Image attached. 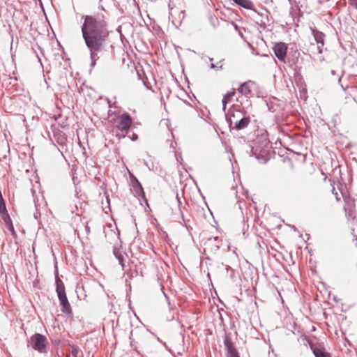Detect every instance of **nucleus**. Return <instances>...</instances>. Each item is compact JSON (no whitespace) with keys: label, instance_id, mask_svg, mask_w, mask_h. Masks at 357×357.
Masks as SVG:
<instances>
[{"label":"nucleus","instance_id":"nucleus-1","mask_svg":"<svg viewBox=\"0 0 357 357\" xmlns=\"http://www.w3.org/2000/svg\"><path fill=\"white\" fill-rule=\"evenodd\" d=\"M81 32L84 43L89 51L91 67L93 68L99 59V54L105 50L109 35L108 26L103 17L82 15Z\"/></svg>","mask_w":357,"mask_h":357},{"label":"nucleus","instance_id":"nucleus-2","mask_svg":"<svg viewBox=\"0 0 357 357\" xmlns=\"http://www.w3.org/2000/svg\"><path fill=\"white\" fill-rule=\"evenodd\" d=\"M31 347L40 354L47 353V338L40 333H35L28 340Z\"/></svg>","mask_w":357,"mask_h":357},{"label":"nucleus","instance_id":"nucleus-3","mask_svg":"<svg viewBox=\"0 0 357 357\" xmlns=\"http://www.w3.org/2000/svg\"><path fill=\"white\" fill-rule=\"evenodd\" d=\"M312 34L314 36V40L317 43L315 45L313 43H311V47L316 49L317 54H321L323 52V47L324 45V38L325 35L323 32L318 31L314 28H310Z\"/></svg>","mask_w":357,"mask_h":357},{"label":"nucleus","instance_id":"nucleus-4","mask_svg":"<svg viewBox=\"0 0 357 357\" xmlns=\"http://www.w3.org/2000/svg\"><path fill=\"white\" fill-rule=\"evenodd\" d=\"M132 123V118L128 113H123L119 117V121L116 126L118 130L121 132H128Z\"/></svg>","mask_w":357,"mask_h":357},{"label":"nucleus","instance_id":"nucleus-5","mask_svg":"<svg viewBox=\"0 0 357 357\" xmlns=\"http://www.w3.org/2000/svg\"><path fill=\"white\" fill-rule=\"evenodd\" d=\"M229 127L236 130H241L245 128L250 123V116H243L241 119L233 123L231 118L229 119Z\"/></svg>","mask_w":357,"mask_h":357},{"label":"nucleus","instance_id":"nucleus-6","mask_svg":"<svg viewBox=\"0 0 357 357\" xmlns=\"http://www.w3.org/2000/svg\"><path fill=\"white\" fill-rule=\"evenodd\" d=\"M287 47L286 44L282 42L276 43L273 47L275 56L280 61H284L287 56Z\"/></svg>","mask_w":357,"mask_h":357},{"label":"nucleus","instance_id":"nucleus-7","mask_svg":"<svg viewBox=\"0 0 357 357\" xmlns=\"http://www.w3.org/2000/svg\"><path fill=\"white\" fill-rule=\"evenodd\" d=\"M224 345L227 351V357H240L236 347L229 337L227 336L225 337Z\"/></svg>","mask_w":357,"mask_h":357},{"label":"nucleus","instance_id":"nucleus-8","mask_svg":"<svg viewBox=\"0 0 357 357\" xmlns=\"http://www.w3.org/2000/svg\"><path fill=\"white\" fill-rule=\"evenodd\" d=\"M344 209L345 211L346 215L350 218H354L356 214L354 199L349 197H344Z\"/></svg>","mask_w":357,"mask_h":357},{"label":"nucleus","instance_id":"nucleus-9","mask_svg":"<svg viewBox=\"0 0 357 357\" xmlns=\"http://www.w3.org/2000/svg\"><path fill=\"white\" fill-rule=\"evenodd\" d=\"M59 303L61 305V310L63 313L68 315L72 314L70 305L68 302L66 294L58 296Z\"/></svg>","mask_w":357,"mask_h":357},{"label":"nucleus","instance_id":"nucleus-10","mask_svg":"<svg viewBox=\"0 0 357 357\" xmlns=\"http://www.w3.org/2000/svg\"><path fill=\"white\" fill-rule=\"evenodd\" d=\"M55 283L57 296L66 295L65 286L63 281L59 278L56 265L55 266Z\"/></svg>","mask_w":357,"mask_h":357},{"label":"nucleus","instance_id":"nucleus-11","mask_svg":"<svg viewBox=\"0 0 357 357\" xmlns=\"http://www.w3.org/2000/svg\"><path fill=\"white\" fill-rule=\"evenodd\" d=\"M251 81L245 82L241 84L238 88V91L245 96H248L251 93V89L250 87V83Z\"/></svg>","mask_w":357,"mask_h":357},{"label":"nucleus","instance_id":"nucleus-12","mask_svg":"<svg viewBox=\"0 0 357 357\" xmlns=\"http://www.w3.org/2000/svg\"><path fill=\"white\" fill-rule=\"evenodd\" d=\"M235 95V89H234L232 91L227 92L223 97L222 103V109L225 111L226 108V105L231 102L233 96Z\"/></svg>","mask_w":357,"mask_h":357},{"label":"nucleus","instance_id":"nucleus-13","mask_svg":"<svg viewBox=\"0 0 357 357\" xmlns=\"http://www.w3.org/2000/svg\"><path fill=\"white\" fill-rule=\"evenodd\" d=\"M312 349L315 357H331V354L326 351L324 349L315 347Z\"/></svg>","mask_w":357,"mask_h":357},{"label":"nucleus","instance_id":"nucleus-14","mask_svg":"<svg viewBox=\"0 0 357 357\" xmlns=\"http://www.w3.org/2000/svg\"><path fill=\"white\" fill-rule=\"evenodd\" d=\"M133 190L135 192V195L144 198L145 197V193L144 192V189L139 182H137L136 184L132 185Z\"/></svg>","mask_w":357,"mask_h":357},{"label":"nucleus","instance_id":"nucleus-15","mask_svg":"<svg viewBox=\"0 0 357 357\" xmlns=\"http://www.w3.org/2000/svg\"><path fill=\"white\" fill-rule=\"evenodd\" d=\"M113 252L115 257L118 259L119 264L121 266L122 268L124 269V257L121 252L119 250V249L114 248Z\"/></svg>","mask_w":357,"mask_h":357},{"label":"nucleus","instance_id":"nucleus-16","mask_svg":"<svg viewBox=\"0 0 357 357\" xmlns=\"http://www.w3.org/2000/svg\"><path fill=\"white\" fill-rule=\"evenodd\" d=\"M2 215V219L3 220L6 226L9 225L10 224L13 223L11 218L8 214V213H6Z\"/></svg>","mask_w":357,"mask_h":357},{"label":"nucleus","instance_id":"nucleus-17","mask_svg":"<svg viewBox=\"0 0 357 357\" xmlns=\"http://www.w3.org/2000/svg\"><path fill=\"white\" fill-rule=\"evenodd\" d=\"M8 213L4 200L0 202V213L3 215Z\"/></svg>","mask_w":357,"mask_h":357},{"label":"nucleus","instance_id":"nucleus-18","mask_svg":"<svg viewBox=\"0 0 357 357\" xmlns=\"http://www.w3.org/2000/svg\"><path fill=\"white\" fill-rule=\"evenodd\" d=\"M344 99H345V102H346V103L349 102V101L350 100H351V99H352L354 102H356V101L355 98L352 97V95H351V91H349L348 93H346V94H345V97H344Z\"/></svg>","mask_w":357,"mask_h":357},{"label":"nucleus","instance_id":"nucleus-19","mask_svg":"<svg viewBox=\"0 0 357 357\" xmlns=\"http://www.w3.org/2000/svg\"><path fill=\"white\" fill-rule=\"evenodd\" d=\"M79 353V350L77 347H72L71 354H72L73 357H77Z\"/></svg>","mask_w":357,"mask_h":357},{"label":"nucleus","instance_id":"nucleus-20","mask_svg":"<svg viewBox=\"0 0 357 357\" xmlns=\"http://www.w3.org/2000/svg\"><path fill=\"white\" fill-rule=\"evenodd\" d=\"M209 20H210V22L211 24V25L215 28L216 27V23L218 22V20L217 17H213V16H210L209 17Z\"/></svg>","mask_w":357,"mask_h":357},{"label":"nucleus","instance_id":"nucleus-21","mask_svg":"<svg viewBox=\"0 0 357 357\" xmlns=\"http://www.w3.org/2000/svg\"><path fill=\"white\" fill-rule=\"evenodd\" d=\"M7 229L11 232L12 235L14 236H16V232L14 229V226L13 223L10 224L9 225L6 226Z\"/></svg>","mask_w":357,"mask_h":357},{"label":"nucleus","instance_id":"nucleus-22","mask_svg":"<svg viewBox=\"0 0 357 357\" xmlns=\"http://www.w3.org/2000/svg\"><path fill=\"white\" fill-rule=\"evenodd\" d=\"M210 68L211 69L215 70L216 71H218V70L222 69V65H220V66H218L217 64H214L213 63H211V66H210Z\"/></svg>","mask_w":357,"mask_h":357},{"label":"nucleus","instance_id":"nucleus-23","mask_svg":"<svg viewBox=\"0 0 357 357\" xmlns=\"http://www.w3.org/2000/svg\"><path fill=\"white\" fill-rule=\"evenodd\" d=\"M130 181L132 183V185L137 183V182H139L138 179L132 174L130 175Z\"/></svg>","mask_w":357,"mask_h":357},{"label":"nucleus","instance_id":"nucleus-24","mask_svg":"<svg viewBox=\"0 0 357 357\" xmlns=\"http://www.w3.org/2000/svg\"><path fill=\"white\" fill-rule=\"evenodd\" d=\"M349 2L351 6L357 9V0H349Z\"/></svg>","mask_w":357,"mask_h":357},{"label":"nucleus","instance_id":"nucleus-25","mask_svg":"<svg viewBox=\"0 0 357 357\" xmlns=\"http://www.w3.org/2000/svg\"><path fill=\"white\" fill-rule=\"evenodd\" d=\"M231 24H232V26L234 27V29H235L236 31H240L238 26L235 22H231Z\"/></svg>","mask_w":357,"mask_h":357},{"label":"nucleus","instance_id":"nucleus-26","mask_svg":"<svg viewBox=\"0 0 357 357\" xmlns=\"http://www.w3.org/2000/svg\"><path fill=\"white\" fill-rule=\"evenodd\" d=\"M167 319H168L169 321H172L173 319H175L174 314H172L169 315V317H167Z\"/></svg>","mask_w":357,"mask_h":357},{"label":"nucleus","instance_id":"nucleus-27","mask_svg":"<svg viewBox=\"0 0 357 357\" xmlns=\"http://www.w3.org/2000/svg\"><path fill=\"white\" fill-rule=\"evenodd\" d=\"M250 151L252 153V154L256 156V158H258V156L257 155V153L254 151V148L253 147H251Z\"/></svg>","mask_w":357,"mask_h":357},{"label":"nucleus","instance_id":"nucleus-28","mask_svg":"<svg viewBox=\"0 0 357 357\" xmlns=\"http://www.w3.org/2000/svg\"><path fill=\"white\" fill-rule=\"evenodd\" d=\"M176 200H177V202H178V204H181V201H180V199H179V197H178V193H176Z\"/></svg>","mask_w":357,"mask_h":357},{"label":"nucleus","instance_id":"nucleus-29","mask_svg":"<svg viewBox=\"0 0 357 357\" xmlns=\"http://www.w3.org/2000/svg\"><path fill=\"white\" fill-rule=\"evenodd\" d=\"M225 268H226L227 272H228L229 271H233L232 268L228 265H226Z\"/></svg>","mask_w":357,"mask_h":357},{"label":"nucleus","instance_id":"nucleus-30","mask_svg":"<svg viewBox=\"0 0 357 357\" xmlns=\"http://www.w3.org/2000/svg\"><path fill=\"white\" fill-rule=\"evenodd\" d=\"M163 344V346L169 351V352H172V351L170 349H168L167 344L165 342H162V343Z\"/></svg>","mask_w":357,"mask_h":357},{"label":"nucleus","instance_id":"nucleus-31","mask_svg":"<svg viewBox=\"0 0 357 357\" xmlns=\"http://www.w3.org/2000/svg\"><path fill=\"white\" fill-rule=\"evenodd\" d=\"M341 88L346 92L348 87H344L342 84H341Z\"/></svg>","mask_w":357,"mask_h":357},{"label":"nucleus","instance_id":"nucleus-32","mask_svg":"<svg viewBox=\"0 0 357 357\" xmlns=\"http://www.w3.org/2000/svg\"><path fill=\"white\" fill-rule=\"evenodd\" d=\"M137 139V135H133V137H132V140H135V139Z\"/></svg>","mask_w":357,"mask_h":357},{"label":"nucleus","instance_id":"nucleus-33","mask_svg":"<svg viewBox=\"0 0 357 357\" xmlns=\"http://www.w3.org/2000/svg\"><path fill=\"white\" fill-rule=\"evenodd\" d=\"M238 33H239V36H241V37H243V33H242L241 31H238Z\"/></svg>","mask_w":357,"mask_h":357},{"label":"nucleus","instance_id":"nucleus-34","mask_svg":"<svg viewBox=\"0 0 357 357\" xmlns=\"http://www.w3.org/2000/svg\"><path fill=\"white\" fill-rule=\"evenodd\" d=\"M331 74L335 75V71L334 70H331Z\"/></svg>","mask_w":357,"mask_h":357},{"label":"nucleus","instance_id":"nucleus-35","mask_svg":"<svg viewBox=\"0 0 357 357\" xmlns=\"http://www.w3.org/2000/svg\"><path fill=\"white\" fill-rule=\"evenodd\" d=\"M144 164H145V165H146V167H148V168L150 169V167H149L148 163H147L146 162H144Z\"/></svg>","mask_w":357,"mask_h":357},{"label":"nucleus","instance_id":"nucleus-36","mask_svg":"<svg viewBox=\"0 0 357 357\" xmlns=\"http://www.w3.org/2000/svg\"><path fill=\"white\" fill-rule=\"evenodd\" d=\"M223 61L224 59L220 60L217 64L221 63Z\"/></svg>","mask_w":357,"mask_h":357},{"label":"nucleus","instance_id":"nucleus-37","mask_svg":"<svg viewBox=\"0 0 357 357\" xmlns=\"http://www.w3.org/2000/svg\"><path fill=\"white\" fill-rule=\"evenodd\" d=\"M219 250V246H218V245H216V246H215V250Z\"/></svg>","mask_w":357,"mask_h":357},{"label":"nucleus","instance_id":"nucleus-38","mask_svg":"<svg viewBox=\"0 0 357 357\" xmlns=\"http://www.w3.org/2000/svg\"><path fill=\"white\" fill-rule=\"evenodd\" d=\"M158 340L160 342H161V343H162V342H162V341L159 337H158Z\"/></svg>","mask_w":357,"mask_h":357},{"label":"nucleus","instance_id":"nucleus-39","mask_svg":"<svg viewBox=\"0 0 357 357\" xmlns=\"http://www.w3.org/2000/svg\"><path fill=\"white\" fill-rule=\"evenodd\" d=\"M218 239V237H215V238H213V240H214L215 241H217Z\"/></svg>","mask_w":357,"mask_h":357},{"label":"nucleus","instance_id":"nucleus-40","mask_svg":"<svg viewBox=\"0 0 357 357\" xmlns=\"http://www.w3.org/2000/svg\"><path fill=\"white\" fill-rule=\"evenodd\" d=\"M209 60H210V61H213V58H209Z\"/></svg>","mask_w":357,"mask_h":357},{"label":"nucleus","instance_id":"nucleus-41","mask_svg":"<svg viewBox=\"0 0 357 357\" xmlns=\"http://www.w3.org/2000/svg\"><path fill=\"white\" fill-rule=\"evenodd\" d=\"M336 199H337V201H339V200H340V199H339L337 197H336Z\"/></svg>","mask_w":357,"mask_h":357}]
</instances>
